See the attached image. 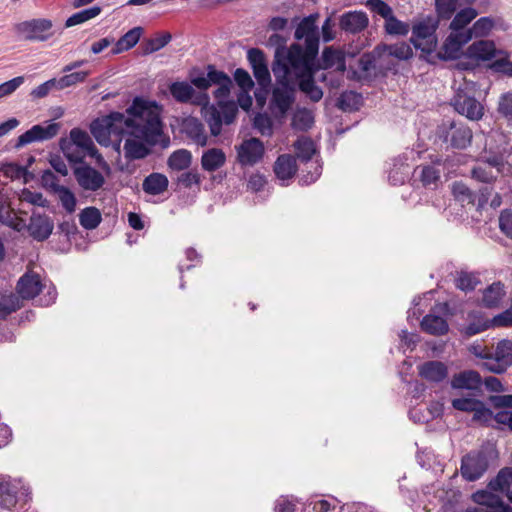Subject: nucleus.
I'll return each mask as SVG.
<instances>
[{"label":"nucleus","instance_id":"1","mask_svg":"<svg viewBox=\"0 0 512 512\" xmlns=\"http://www.w3.org/2000/svg\"><path fill=\"white\" fill-rule=\"evenodd\" d=\"M91 134L102 146H109L111 137L126 135L143 139L149 145L168 148L170 138L163 133L160 108L155 101L135 97L125 113L110 112L92 121Z\"/></svg>","mask_w":512,"mask_h":512},{"label":"nucleus","instance_id":"2","mask_svg":"<svg viewBox=\"0 0 512 512\" xmlns=\"http://www.w3.org/2000/svg\"><path fill=\"white\" fill-rule=\"evenodd\" d=\"M318 19L319 13H312L304 17L295 29L294 38L298 41L304 39L305 47L299 43H293L289 48L281 46L276 48L274 57L288 63L317 60L320 42Z\"/></svg>","mask_w":512,"mask_h":512},{"label":"nucleus","instance_id":"3","mask_svg":"<svg viewBox=\"0 0 512 512\" xmlns=\"http://www.w3.org/2000/svg\"><path fill=\"white\" fill-rule=\"evenodd\" d=\"M272 71L276 78L277 86L272 91L270 100L271 109H276L280 115H285L296 100V81L291 77L292 66L285 60L275 58Z\"/></svg>","mask_w":512,"mask_h":512},{"label":"nucleus","instance_id":"4","mask_svg":"<svg viewBox=\"0 0 512 512\" xmlns=\"http://www.w3.org/2000/svg\"><path fill=\"white\" fill-rule=\"evenodd\" d=\"M188 79L198 93H207L212 85L217 86L213 92L217 100L227 99L233 86L231 77L213 64L206 65L204 69L193 66L188 71Z\"/></svg>","mask_w":512,"mask_h":512},{"label":"nucleus","instance_id":"5","mask_svg":"<svg viewBox=\"0 0 512 512\" xmlns=\"http://www.w3.org/2000/svg\"><path fill=\"white\" fill-rule=\"evenodd\" d=\"M440 25V22L429 14L418 21L412 26V36L410 42L416 49L421 50L425 55L424 58L430 62L435 63V60H430L427 56L433 55L437 47L436 31Z\"/></svg>","mask_w":512,"mask_h":512},{"label":"nucleus","instance_id":"6","mask_svg":"<svg viewBox=\"0 0 512 512\" xmlns=\"http://www.w3.org/2000/svg\"><path fill=\"white\" fill-rule=\"evenodd\" d=\"M497 457V450L490 445L470 451L461 459L460 472L462 477L469 482L480 479Z\"/></svg>","mask_w":512,"mask_h":512},{"label":"nucleus","instance_id":"7","mask_svg":"<svg viewBox=\"0 0 512 512\" xmlns=\"http://www.w3.org/2000/svg\"><path fill=\"white\" fill-rule=\"evenodd\" d=\"M295 76L298 89L312 102H319L323 97L322 89L315 83V74L320 70L319 61H302L289 63Z\"/></svg>","mask_w":512,"mask_h":512},{"label":"nucleus","instance_id":"8","mask_svg":"<svg viewBox=\"0 0 512 512\" xmlns=\"http://www.w3.org/2000/svg\"><path fill=\"white\" fill-rule=\"evenodd\" d=\"M436 136L447 148L464 150L470 146L473 133L463 121L444 120L436 129Z\"/></svg>","mask_w":512,"mask_h":512},{"label":"nucleus","instance_id":"9","mask_svg":"<svg viewBox=\"0 0 512 512\" xmlns=\"http://www.w3.org/2000/svg\"><path fill=\"white\" fill-rule=\"evenodd\" d=\"M296 156L305 164H310L313 171L308 170L307 174H303L300 178L302 184L308 185L314 183L321 175L322 167L318 163L311 162L313 155L316 153L315 144L311 138L302 136L294 143Z\"/></svg>","mask_w":512,"mask_h":512},{"label":"nucleus","instance_id":"10","mask_svg":"<svg viewBox=\"0 0 512 512\" xmlns=\"http://www.w3.org/2000/svg\"><path fill=\"white\" fill-rule=\"evenodd\" d=\"M168 91L172 98L181 104L206 106L210 100L207 93H198L190 81H174L169 84Z\"/></svg>","mask_w":512,"mask_h":512},{"label":"nucleus","instance_id":"11","mask_svg":"<svg viewBox=\"0 0 512 512\" xmlns=\"http://www.w3.org/2000/svg\"><path fill=\"white\" fill-rule=\"evenodd\" d=\"M53 23L46 18H34L17 24L16 29L28 41H47L53 36Z\"/></svg>","mask_w":512,"mask_h":512},{"label":"nucleus","instance_id":"12","mask_svg":"<svg viewBox=\"0 0 512 512\" xmlns=\"http://www.w3.org/2000/svg\"><path fill=\"white\" fill-rule=\"evenodd\" d=\"M451 105L459 114L466 116L470 120H478L483 116V106L472 95H469L464 89L459 88L451 99Z\"/></svg>","mask_w":512,"mask_h":512},{"label":"nucleus","instance_id":"13","mask_svg":"<svg viewBox=\"0 0 512 512\" xmlns=\"http://www.w3.org/2000/svg\"><path fill=\"white\" fill-rule=\"evenodd\" d=\"M60 128V123L56 122H50L47 126H42L40 124L34 125L17 138L14 148L20 149L33 142H42L53 139L59 133Z\"/></svg>","mask_w":512,"mask_h":512},{"label":"nucleus","instance_id":"14","mask_svg":"<svg viewBox=\"0 0 512 512\" xmlns=\"http://www.w3.org/2000/svg\"><path fill=\"white\" fill-rule=\"evenodd\" d=\"M236 150L237 160L241 166H254L262 160L265 153L263 142L255 137L243 140Z\"/></svg>","mask_w":512,"mask_h":512},{"label":"nucleus","instance_id":"15","mask_svg":"<svg viewBox=\"0 0 512 512\" xmlns=\"http://www.w3.org/2000/svg\"><path fill=\"white\" fill-rule=\"evenodd\" d=\"M73 174L78 185L86 191H98L105 183L104 176L88 164L74 167Z\"/></svg>","mask_w":512,"mask_h":512},{"label":"nucleus","instance_id":"16","mask_svg":"<svg viewBox=\"0 0 512 512\" xmlns=\"http://www.w3.org/2000/svg\"><path fill=\"white\" fill-rule=\"evenodd\" d=\"M450 385L453 389L468 390L472 396L482 393L483 379L476 370H463L453 375Z\"/></svg>","mask_w":512,"mask_h":512},{"label":"nucleus","instance_id":"17","mask_svg":"<svg viewBox=\"0 0 512 512\" xmlns=\"http://www.w3.org/2000/svg\"><path fill=\"white\" fill-rule=\"evenodd\" d=\"M247 59L258 85L270 86L271 75L268 69L265 53L259 48H250L247 52Z\"/></svg>","mask_w":512,"mask_h":512},{"label":"nucleus","instance_id":"18","mask_svg":"<svg viewBox=\"0 0 512 512\" xmlns=\"http://www.w3.org/2000/svg\"><path fill=\"white\" fill-rule=\"evenodd\" d=\"M43 284L37 273H24L17 282L16 291L24 300L34 299L42 291Z\"/></svg>","mask_w":512,"mask_h":512},{"label":"nucleus","instance_id":"19","mask_svg":"<svg viewBox=\"0 0 512 512\" xmlns=\"http://www.w3.org/2000/svg\"><path fill=\"white\" fill-rule=\"evenodd\" d=\"M418 375L430 383H441L448 376V367L438 360H429L418 365Z\"/></svg>","mask_w":512,"mask_h":512},{"label":"nucleus","instance_id":"20","mask_svg":"<svg viewBox=\"0 0 512 512\" xmlns=\"http://www.w3.org/2000/svg\"><path fill=\"white\" fill-rule=\"evenodd\" d=\"M368 24V16L363 11H348L343 13L339 18L340 29L350 34L360 33Z\"/></svg>","mask_w":512,"mask_h":512},{"label":"nucleus","instance_id":"21","mask_svg":"<svg viewBox=\"0 0 512 512\" xmlns=\"http://www.w3.org/2000/svg\"><path fill=\"white\" fill-rule=\"evenodd\" d=\"M53 228L54 223L49 216L45 214H33L30 219L28 231L33 239L42 242L49 238L53 232Z\"/></svg>","mask_w":512,"mask_h":512},{"label":"nucleus","instance_id":"22","mask_svg":"<svg viewBox=\"0 0 512 512\" xmlns=\"http://www.w3.org/2000/svg\"><path fill=\"white\" fill-rule=\"evenodd\" d=\"M298 170L296 157L291 154H281L277 157L273 171L279 180L292 179Z\"/></svg>","mask_w":512,"mask_h":512},{"label":"nucleus","instance_id":"23","mask_svg":"<svg viewBox=\"0 0 512 512\" xmlns=\"http://www.w3.org/2000/svg\"><path fill=\"white\" fill-rule=\"evenodd\" d=\"M388 181L394 185H403L410 176V165L406 162V159L402 157H395L389 163Z\"/></svg>","mask_w":512,"mask_h":512},{"label":"nucleus","instance_id":"24","mask_svg":"<svg viewBox=\"0 0 512 512\" xmlns=\"http://www.w3.org/2000/svg\"><path fill=\"white\" fill-rule=\"evenodd\" d=\"M152 145L147 144L143 139L128 138L124 143V156L128 161L141 160L151 154Z\"/></svg>","mask_w":512,"mask_h":512},{"label":"nucleus","instance_id":"25","mask_svg":"<svg viewBox=\"0 0 512 512\" xmlns=\"http://www.w3.org/2000/svg\"><path fill=\"white\" fill-rule=\"evenodd\" d=\"M496 52L493 41L479 40L467 48L466 56L476 61H488L495 57Z\"/></svg>","mask_w":512,"mask_h":512},{"label":"nucleus","instance_id":"26","mask_svg":"<svg viewBox=\"0 0 512 512\" xmlns=\"http://www.w3.org/2000/svg\"><path fill=\"white\" fill-rule=\"evenodd\" d=\"M374 53L381 58L384 55L392 56L398 60H408L413 57V50L406 42L396 44H379L374 48Z\"/></svg>","mask_w":512,"mask_h":512},{"label":"nucleus","instance_id":"27","mask_svg":"<svg viewBox=\"0 0 512 512\" xmlns=\"http://www.w3.org/2000/svg\"><path fill=\"white\" fill-rule=\"evenodd\" d=\"M183 132L192 139L197 145L205 146L207 144V135L202 122L195 117H189L183 121Z\"/></svg>","mask_w":512,"mask_h":512},{"label":"nucleus","instance_id":"28","mask_svg":"<svg viewBox=\"0 0 512 512\" xmlns=\"http://www.w3.org/2000/svg\"><path fill=\"white\" fill-rule=\"evenodd\" d=\"M421 330L434 336H442L448 333L449 325L443 317L434 314H427L420 322Z\"/></svg>","mask_w":512,"mask_h":512},{"label":"nucleus","instance_id":"29","mask_svg":"<svg viewBox=\"0 0 512 512\" xmlns=\"http://www.w3.org/2000/svg\"><path fill=\"white\" fill-rule=\"evenodd\" d=\"M474 500L481 505H485V512H512V507L505 504L502 499L492 493L477 492L474 494Z\"/></svg>","mask_w":512,"mask_h":512},{"label":"nucleus","instance_id":"30","mask_svg":"<svg viewBox=\"0 0 512 512\" xmlns=\"http://www.w3.org/2000/svg\"><path fill=\"white\" fill-rule=\"evenodd\" d=\"M226 162V155L220 148H210L203 152L201 166L207 172L220 169Z\"/></svg>","mask_w":512,"mask_h":512},{"label":"nucleus","instance_id":"31","mask_svg":"<svg viewBox=\"0 0 512 512\" xmlns=\"http://www.w3.org/2000/svg\"><path fill=\"white\" fill-rule=\"evenodd\" d=\"M168 185V178L164 174L153 172L144 179L142 189L149 195H159L167 190Z\"/></svg>","mask_w":512,"mask_h":512},{"label":"nucleus","instance_id":"32","mask_svg":"<svg viewBox=\"0 0 512 512\" xmlns=\"http://www.w3.org/2000/svg\"><path fill=\"white\" fill-rule=\"evenodd\" d=\"M419 173V180L422 186L427 189H436L441 178V171L434 165H420L415 169Z\"/></svg>","mask_w":512,"mask_h":512},{"label":"nucleus","instance_id":"33","mask_svg":"<svg viewBox=\"0 0 512 512\" xmlns=\"http://www.w3.org/2000/svg\"><path fill=\"white\" fill-rule=\"evenodd\" d=\"M142 32L143 28L139 26L130 29L115 43L111 53L117 55L133 48L139 42Z\"/></svg>","mask_w":512,"mask_h":512},{"label":"nucleus","instance_id":"34","mask_svg":"<svg viewBox=\"0 0 512 512\" xmlns=\"http://www.w3.org/2000/svg\"><path fill=\"white\" fill-rule=\"evenodd\" d=\"M363 104L360 93L352 90L343 91L337 99L336 106L344 112L357 111Z\"/></svg>","mask_w":512,"mask_h":512},{"label":"nucleus","instance_id":"35","mask_svg":"<svg viewBox=\"0 0 512 512\" xmlns=\"http://www.w3.org/2000/svg\"><path fill=\"white\" fill-rule=\"evenodd\" d=\"M319 65L320 69H330L337 65L338 70L344 71L345 57L341 51L335 50L332 47H325Z\"/></svg>","mask_w":512,"mask_h":512},{"label":"nucleus","instance_id":"36","mask_svg":"<svg viewBox=\"0 0 512 512\" xmlns=\"http://www.w3.org/2000/svg\"><path fill=\"white\" fill-rule=\"evenodd\" d=\"M505 295L504 285L498 281L489 285L483 292L482 302L487 308L497 307Z\"/></svg>","mask_w":512,"mask_h":512},{"label":"nucleus","instance_id":"37","mask_svg":"<svg viewBox=\"0 0 512 512\" xmlns=\"http://www.w3.org/2000/svg\"><path fill=\"white\" fill-rule=\"evenodd\" d=\"M478 15V11L472 7H465L453 15L449 28L451 31L463 30Z\"/></svg>","mask_w":512,"mask_h":512},{"label":"nucleus","instance_id":"38","mask_svg":"<svg viewBox=\"0 0 512 512\" xmlns=\"http://www.w3.org/2000/svg\"><path fill=\"white\" fill-rule=\"evenodd\" d=\"M434 17L441 23L450 20L458 8V0H434Z\"/></svg>","mask_w":512,"mask_h":512},{"label":"nucleus","instance_id":"39","mask_svg":"<svg viewBox=\"0 0 512 512\" xmlns=\"http://www.w3.org/2000/svg\"><path fill=\"white\" fill-rule=\"evenodd\" d=\"M102 221L100 210L90 206L84 208L79 214L80 225L86 230H93L99 226Z\"/></svg>","mask_w":512,"mask_h":512},{"label":"nucleus","instance_id":"40","mask_svg":"<svg viewBox=\"0 0 512 512\" xmlns=\"http://www.w3.org/2000/svg\"><path fill=\"white\" fill-rule=\"evenodd\" d=\"M191 161L192 154L190 151L178 149L169 156L167 164L172 170L182 171L190 167Z\"/></svg>","mask_w":512,"mask_h":512},{"label":"nucleus","instance_id":"41","mask_svg":"<svg viewBox=\"0 0 512 512\" xmlns=\"http://www.w3.org/2000/svg\"><path fill=\"white\" fill-rule=\"evenodd\" d=\"M451 190L454 199L462 205L475 204L476 193L462 181L453 182Z\"/></svg>","mask_w":512,"mask_h":512},{"label":"nucleus","instance_id":"42","mask_svg":"<svg viewBox=\"0 0 512 512\" xmlns=\"http://www.w3.org/2000/svg\"><path fill=\"white\" fill-rule=\"evenodd\" d=\"M51 188L55 193L58 194L59 200L63 208L68 213H73L76 209L77 203L74 193L68 187L60 185L58 183H52Z\"/></svg>","mask_w":512,"mask_h":512},{"label":"nucleus","instance_id":"43","mask_svg":"<svg viewBox=\"0 0 512 512\" xmlns=\"http://www.w3.org/2000/svg\"><path fill=\"white\" fill-rule=\"evenodd\" d=\"M460 50L461 47L459 44H457L452 37L448 36L444 41L441 50L433 53V58L442 61L454 60L458 58Z\"/></svg>","mask_w":512,"mask_h":512},{"label":"nucleus","instance_id":"44","mask_svg":"<svg viewBox=\"0 0 512 512\" xmlns=\"http://www.w3.org/2000/svg\"><path fill=\"white\" fill-rule=\"evenodd\" d=\"M510 476V467L502 468L497 476L489 482L488 488L495 492H509L512 484Z\"/></svg>","mask_w":512,"mask_h":512},{"label":"nucleus","instance_id":"45","mask_svg":"<svg viewBox=\"0 0 512 512\" xmlns=\"http://www.w3.org/2000/svg\"><path fill=\"white\" fill-rule=\"evenodd\" d=\"M102 9L100 6H93L79 12L74 13L70 17L67 18L65 22V27H73L75 25L82 24L92 18L97 17L101 13Z\"/></svg>","mask_w":512,"mask_h":512},{"label":"nucleus","instance_id":"46","mask_svg":"<svg viewBox=\"0 0 512 512\" xmlns=\"http://www.w3.org/2000/svg\"><path fill=\"white\" fill-rule=\"evenodd\" d=\"M172 39L170 33L165 32L155 38L146 39L141 44L142 54L149 55L165 47Z\"/></svg>","mask_w":512,"mask_h":512},{"label":"nucleus","instance_id":"47","mask_svg":"<svg viewBox=\"0 0 512 512\" xmlns=\"http://www.w3.org/2000/svg\"><path fill=\"white\" fill-rule=\"evenodd\" d=\"M493 326L494 324L492 323V319L485 320L482 317H475L473 321H471L465 327L461 328L459 331L464 337L470 338L474 335L486 331L487 329Z\"/></svg>","mask_w":512,"mask_h":512},{"label":"nucleus","instance_id":"48","mask_svg":"<svg viewBox=\"0 0 512 512\" xmlns=\"http://www.w3.org/2000/svg\"><path fill=\"white\" fill-rule=\"evenodd\" d=\"M497 175L487 164L479 163L471 169V177L474 180L488 185H492L496 181Z\"/></svg>","mask_w":512,"mask_h":512},{"label":"nucleus","instance_id":"49","mask_svg":"<svg viewBox=\"0 0 512 512\" xmlns=\"http://www.w3.org/2000/svg\"><path fill=\"white\" fill-rule=\"evenodd\" d=\"M205 121L207 122L212 136H219L224 123L221 112L215 106H211L206 110Z\"/></svg>","mask_w":512,"mask_h":512},{"label":"nucleus","instance_id":"50","mask_svg":"<svg viewBox=\"0 0 512 512\" xmlns=\"http://www.w3.org/2000/svg\"><path fill=\"white\" fill-rule=\"evenodd\" d=\"M493 356L505 364V366H512V340L501 339L497 342Z\"/></svg>","mask_w":512,"mask_h":512},{"label":"nucleus","instance_id":"51","mask_svg":"<svg viewBox=\"0 0 512 512\" xmlns=\"http://www.w3.org/2000/svg\"><path fill=\"white\" fill-rule=\"evenodd\" d=\"M384 27L389 35L406 36L410 31L409 24L397 19L393 13L385 20Z\"/></svg>","mask_w":512,"mask_h":512},{"label":"nucleus","instance_id":"52","mask_svg":"<svg viewBox=\"0 0 512 512\" xmlns=\"http://www.w3.org/2000/svg\"><path fill=\"white\" fill-rule=\"evenodd\" d=\"M218 101L219 111L221 112L224 124H232L238 114V106L236 102L226 99H220Z\"/></svg>","mask_w":512,"mask_h":512},{"label":"nucleus","instance_id":"53","mask_svg":"<svg viewBox=\"0 0 512 512\" xmlns=\"http://www.w3.org/2000/svg\"><path fill=\"white\" fill-rule=\"evenodd\" d=\"M17 503V491L9 483H0V506L11 509Z\"/></svg>","mask_w":512,"mask_h":512},{"label":"nucleus","instance_id":"54","mask_svg":"<svg viewBox=\"0 0 512 512\" xmlns=\"http://www.w3.org/2000/svg\"><path fill=\"white\" fill-rule=\"evenodd\" d=\"M497 113L512 125V91L500 95L497 104Z\"/></svg>","mask_w":512,"mask_h":512},{"label":"nucleus","instance_id":"55","mask_svg":"<svg viewBox=\"0 0 512 512\" xmlns=\"http://www.w3.org/2000/svg\"><path fill=\"white\" fill-rule=\"evenodd\" d=\"M89 75V71H76L66 74L57 79L58 90H63L78 83H83Z\"/></svg>","mask_w":512,"mask_h":512},{"label":"nucleus","instance_id":"56","mask_svg":"<svg viewBox=\"0 0 512 512\" xmlns=\"http://www.w3.org/2000/svg\"><path fill=\"white\" fill-rule=\"evenodd\" d=\"M455 285L462 291H473L479 284V279L473 273L461 271L455 280Z\"/></svg>","mask_w":512,"mask_h":512},{"label":"nucleus","instance_id":"57","mask_svg":"<svg viewBox=\"0 0 512 512\" xmlns=\"http://www.w3.org/2000/svg\"><path fill=\"white\" fill-rule=\"evenodd\" d=\"M494 27V20L489 16H484L476 20L473 26L470 28L474 37H485L488 36Z\"/></svg>","mask_w":512,"mask_h":512},{"label":"nucleus","instance_id":"58","mask_svg":"<svg viewBox=\"0 0 512 512\" xmlns=\"http://www.w3.org/2000/svg\"><path fill=\"white\" fill-rule=\"evenodd\" d=\"M68 141L72 143V146L75 145L83 150L93 143L89 134L80 128H73L70 131V140Z\"/></svg>","mask_w":512,"mask_h":512},{"label":"nucleus","instance_id":"59","mask_svg":"<svg viewBox=\"0 0 512 512\" xmlns=\"http://www.w3.org/2000/svg\"><path fill=\"white\" fill-rule=\"evenodd\" d=\"M474 397H460V398H454L451 401L452 407L461 412H472L476 409L477 405H480L479 399H476Z\"/></svg>","mask_w":512,"mask_h":512},{"label":"nucleus","instance_id":"60","mask_svg":"<svg viewBox=\"0 0 512 512\" xmlns=\"http://www.w3.org/2000/svg\"><path fill=\"white\" fill-rule=\"evenodd\" d=\"M253 127L264 136L272 134V120L265 113H257L253 119Z\"/></svg>","mask_w":512,"mask_h":512},{"label":"nucleus","instance_id":"61","mask_svg":"<svg viewBox=\"0 0 512 512\" xmlns=\"http://www.w3.org/2000/svg\"><path fill=\"white\" fill-rule=\"evenodd\" d=\"M494 416L493 411L486 407L483 401H480V405H477L476 409L473 411L472 420L483 425H489L494 419Z\"/></svg>","mask_w":512,"mask_h":512},{"label":"nucleus","instance_id":"62","mask_svg":"<svg viewBox=\"0 0 512 512\" xmlns=\"http://www.w3.org/2000/svg\"><path fill=\"white\" fill-rule=\"evenodd\" d=\"M233 78L235 83L239 86L240 90H252L254 88V81L247 70L237 68L234 71Z\"/></svg>","mask_w":512,"mask_h":512},{"label":"nucleus","instance_id":"63","mask_svg":"<svg viewBox=\"0 0 512 512\" xmlns=\"http://www.w3.org/2000/svg\"><path fill=\"white\" fill-rule=\"evenodd\" d=\"M52 89L58 90L57 79L52 78L40 84L30 92L33 99H41L46 97Z\"/></svg>","mask_w":512,"mask_h":512},{"label":"nucleus","instance_id":"64","mask_svg":"<svg viewBox=\"0 0 512 512\" xmlns=\"http://www.w3.org/2000/svg\"><path fill=\"white\" fill-rule=\"evenodd\" d=\"M499 228L503 234L512 239V210H504L499 216Z\"/></svg>","mask_w":512,"mask_h":512}]
</instances>
